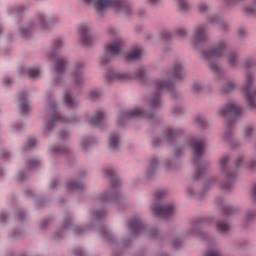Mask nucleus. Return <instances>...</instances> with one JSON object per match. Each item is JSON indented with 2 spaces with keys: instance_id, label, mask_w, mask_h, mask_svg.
<instances>
[{
  "instance_id": "obj_9",
  "label": "nucleus",
  "mask_w": 256,
  "mask_h": 256,
  "mask_svg": "<svg viewBox=\"0 0 256 256\" xmlns=\"http://www.w3.org/2000/svg\"><path fill=\"white\" fill-rule=\"evenodd\" d=\"M109 7L114 11H122L125 15H131L133 11L131 5L121 0H94V9L98 15H103V12Z\"/></svg>"
},
{
  "instance_id": "obj_44",
  "label": "nucleus",
  "mask_w": 256,
  "mask_h": 256,
  "mask_svg": "<svg viewBox=\"0 0 256 256\" xmlns=\"http://www.w3.org/2000/svg\"><path fill=\"white\" fill-rule=\"evenodd\" d=\"M243 11L244 13H247V15H252L253 17H256V2H254L252 5L245 6Z\"/></svg>"
},
{
  "instance_id": "obj_18",
  "label": "nucleus",
  "mask_w": 256,
  "mask_h": 256,
  "mask_svg": "<svg viewBox=\"0 0 256 256\" xmlns=\"http://www.w3.org/2000/svg\"><path fill=\"white\" fill-rule=\"evenodd\" d=\"M207 37V24H199L194 28V39L198 43H205Z\"/></svg>"
},
{
  "instance_id": "obj_29",
  "label": "nucleus",
  "mask_w": 256,
  "mask_h": 256,
  "mask_svg": "<svg viewBox=\"0 0 256 256\" xmlns=\"http://www.w3.org/2000/svg\"><path fill=\"white\" fill-rule=\"evenodd\" d=\"M209 165L205 164L204 162H201L196 166L195 173L193 175L194 181H199L203 175H205V172L207 171Z\"/></svg>"
},
{
  "instance_id": "obj_35",
  "label": "nucleus",
  "mask_w": 256,
  "mask_h": 256,
  "mask_svg": "<svg viewBox=\"0 0 256 256\" xmlns=\"http://www.w3.org/2000/svg\"><path fill=\"white\" fill-rule=\"evenodd\" d=\"M95 143H97V138L95 137L82 138L80 140V145L84 150H86L88 147H91V145H95Z\"/></svg>"
},
{
  "instance_id": "obj_22",
  "label": "nucleus",
  "mask_w": 256,
  "mask_h": 256,
  "mask_svg": "<svg viewBox=\"0 0 256 256\" xmlns=\"http://www.w3.org/2000/svg\"><path fill=\"white\" fill-rule=\"evenodd\" d=\"M63 45H65V41L62 38H57L54 40L53 48L46 53V58L53 61V59L57 57V49H61Z\"/></svg>"
},
{
  "instance_id": "obj_13",
  "label": "nucleus",
  "mask_w": 256,
  "mask_h": 256,
  "mask_svg": "<svg viewBox=\"0 0 256 256\" xmlns=\"http://www.w3.org/2000/svg\"><path fill=\"white\" fill-rule=\"evenodd\" d=\"M85 62H76L72 69V83L75 87H83L85 85Z\"/></svg>"
},
{
  "instance_id": "obj_5",
  "label": "nucleus",
  "mask_w": 256,
  "mask_h": 256,
  "mask_svg": "<svg viewBox=\"0 0 256 256\" xmlns=\"http://www.w3.org/2000/svg\"><path fill=\"white\" fill-rule=\"evenodd\" d=\"M108 33L114 37V40L105 45V54L99 58L101 67H105L111 61V57H117L123 51V38L119 35V30L111 26L108 28Z\"/></svg>"
},
{
  "instance_id": "obj_19",
  "label": "nucleus",
  "mask_w": 256,
  "mask_h": 256,
  "mask_svg": "<svg viewBox=\"0 0 256 256\" xmlns=\"http://www.w3.org/2000/svg\"><path fill=\"white\" fill-rule=\"evenodd\" d=\"M20 75H25L27 73L30 79H39L41 77V68L39 67H20L18 69Z\"/></svg>"
},
{
  "instance_id": "obj_60",
  "label": "nucleus",
  "mask_w": 256,
  "mask_h": 256,
  "mask_svg": "<svg viewBox=\"0 0 256 256\" xmlns=\"http://www.w3.org/2000/svg\"><path fill=\"white\" fill-rule=\"evenodd\" d=\"M17 179L18 181H25V179H27V174L25 171H20L17 175Z\"/></svg>"
},
{
  "instance_id": "obj_16",
  "label": "nucleus",
  "mask_w": 256,
  "mask_h": 256,
  "mask_svg": "<svg viewBox=\"0 0 256 256\" xmlns=\"http://www.w3.org/2000/svg\"><path fill=\"white\" fill-rule=\"evenodd\" d=\"M128 229L131 235H141L145 231V225L138 215L133 216L128 220Z\"/></svg>"
},
{
  "instance_id": "obj_53",
  "label": "nucleus",
  "mask_w": 256,
  "mask_h": 256,
  "mask_svg": "<svg viewBox=\"0 0 256 256\" xmlns=\"http://www.w3.org/2000/svg\"><path fill=\"white\" fill-rule=\"evenodd\" d=\"M195 122L197 125H199V127H205V116L197 115L195 117Z\"/></svg>"
},
{
  "instance_id": "obj_1",
  "label": "nucleus",
  "mask_w": 256,
  "mask_h": 256,
  "mask_svg": "<svg viewBox=\"0 0 256 256\" xmlns=\"http://www.w3.org/2000/svg\"><path fill=\"white\" fill-rule=\"evenodd\" d=\"M184 69L185 64L183 62H175L170 70L164 71L160 78L154 79L152 85L155 87L157 92L150 97L148 104L149 109L147 110L145 108L136 106L132 109L119 111L117 117L118 125H127V123H129V119L133 117L153 119V117H155L154 109H159V107H161V91H163V89L173 91V87H175V80L183 77Z\"/></svg>"
},
{
  "instance_id": "obj_36",
  "label": "nucleus",
  "mask_w": 256,
  "mask_h": 256,
  "mask_svg": "<svg viewBox=\"0 0 256 256\" xmlns=\"http://www.w3.org/2000/svg\"><path fill=\"white\" fill-rule=\"evenodd\" d=\"M255 134V126L253 125H248L244 128V139H246V141H251V139H253V135Z\"/></svg>"
},
{
  "instance_id": "obj_64",
  "label": "nucleus",
  "mask_w": 256,
  "mask_h": 256,
  "mask_svg": "<svg viewBox=\"0 0 256 256\" xmlns=\"http://www.w3.org/2000/svg\"><path fill=\"white\" fill-rule=\"evenodd\" d=\"M251 196H252V199H253L254 201H256V184H254V185L252 186V189H251Z\"/></svg>"
},
{
  "instance_id": "obj_51",
  "label": "nucleus",
  "mask_w": 256,
  "mask_h": 256,
  "mask_svg": "<svg viewBox=\"0 0 256 256\" xmlns=\"http://www.w3.org/2000/svg\"><path fill=\"white\" fill-rule=\"evenodd\" d=\"M244 219L247 223H249L250 221H253V219H255V212L251 210L246 211Z\"/></svg>"
},
{
  "instance_id": "obj_32",
  "label": "nucleus",
  "mask_w": 256,
  "mask_h": 256,
  "mask_svg": "<svg viewBox=\"0 0 256 256\" xmlns=\"http://www.w3.org/2000/svg\"><path fill=\"white\" fill-rule=\"evenodd\" d=\"M233 133V124H231V120H226L225 122V129L222 134V139L224 141H227L229 137H231V134Z\"/></svg>"
},
{
  "instance_id": "obj_6",
  "label": "nucleus",
  "mask_w": 256,
  "mask_h": 256,
  "mask_svg": "<svg viewBox=\"0 0 256 256\" xmlns=\"http://www.w3.org/2000/svg\"><path fill=\"white\" fill-rule=\"evenodd\" d=\"M229 159V155L225 154L219 160V169L221 173H223V175L226 177L225 181L221 182L220 187L225 191H229V189L233 187V183H235V180L237 179V169L239 168V165H241V161H243V156L236 158L234 161V168L227 167Z\"/></svg>"
},
{
  "instance_id": "obj_4",
  "label": "nucleus",
  "mask_w": 256,
  "mask_h": 256,
  "mask_svg": "<svg viewBox=\"0 0 256 256\" xmlns=\"http://www.w3.org/2000/svg\"><path fill=\"white\" fill-rule=\"evenodd\" d=\"M104 175L111 181V186L98 195V203L100 204L111 203V201H117L121 197V191H119L121 181L115 174V169L113 167L105 168Z\"/></svg>"
},
{
  "instance_id": "obj_52",
  "label": "nucleus",
  "mask_w": 256,
  "mask_h": 256,
  "mask_svg": "<svg viewBox=\"0 0 256 256\" xmlns=\"http://www.w3.org/2000/svg\"><path fill=\"white\" fill-rule=\"evenodd\" d=\"M245 169H256V159L252 158L244 165Z\"/></svg>"
},
{
  "instance_id": "obj_10",
  "label": "nucleus",
  "mask_w": 256,
  "mask_h": 256,
  "mask_svg": "<svg viewBox=\"0 0 256 256\" xmlns=\"http://www.w3.org/2000/svg\"><path fill=\"white\" fill-rule=\"evenodd\" d=\"M145 78V68H139L135 73L108 69L106 71L105 81L113 83V81H130V79H138L139 81Z\"/></svg>"
},
{
  "instance_id": "obj_12",
  "label": "nucleus",
  "mask_w": 256,
  "mask_h": 256,
  "mask_svg": "<svg viewBox=\"0 0 256 256\" xmlns=\"http://www.w3.org/2000/svg\"><path fill=\"white\" fill-rule=\"evenodd\" d=\"M241 113H243V108L235 102H229L218 110L220 117H230L231 119H237Z\"/></svg>"
},
{
  "instance_id": "obj_7",
  "label": "nucleus",
  "mask_w": 256,
  "mask_h": 256,
  "mask_svg": "<svg viewBox=\"0 0 256 256\" xmlns=\"http://www.w3.org/2000/svg\"><path fill=\"white\" fill-rule=\"evenodd\" d=\"M165 195H167L165 190L156 191L155 200L151 204V212L154 217H163L164 219H167V217H171V215L177 213V208L174 203H163Z\"/></svg>"
},
{
  "instance_id": "obj_23",
  "label": "nucleus",
  "mask_w": 256,
  "mask_h": 256,
  "mask_svg": "<svg viewBox=\"0 0 256 256\" xmlns=\"http://www.w3.org/2000/svg\"><path fill=\"white\" fill-rule=\"evenodd\" d=\"M183 133V130L181 128H172L168 127L165 130V135L163 137L164 141H167L168 143H171L172 141H175L177 139L178 135H181Z\"/></svg>"
},
{
  "instance_id": "obj_48",
  "label": "nucleus",
  "mask_w": 256,
  "mask_h": 256,
  "mask_svg": "<svg viewBox=\"0 0 256 256\" xmlns=\"http://www.w3.org/2000/svg\"><path fill=\"white\" fill-rule=\"evenodd\" d=\"M23 129V124L21 122H13L11 124V131L12 133H19Z\"/></svg>"
},
{
  "instance_id": "obj_3",
  "label": "nucleus",
  "mask_w": 256,
  "mask_h": 256,
  "mask_svg": "<svg viewBox=\"0 0 256 256\" xmlns=\"http://www.w3.org/2000/svg\"><path fill=\"white\" fill-rule=\"evenodd\" d=\"M227 51V42L225 40L218 41L213 48L202 51L201 57L208 62L209 68L216 75L221 77L223 69L219 66L217 59L223 57Z\"/></svg>"
},
{
  "instance_id": "obj_50",
  "label": "nucleus",
  "mask_w": 256,
  "mask_h": 256,
  "mask_svg": "<svg viewBox=\"0 0 256 256\" xmlns=\"http://www.w3.org/2000/svg\"><path fill=\"white\" fill-rule=\"evenodd\" d=\"M185 147H189V141L184 142L181 147L178 146L175 148L174 154L176 155V157H179V155L183 152Z\"/></svg>"
},
{
  "instance_id": "obj_2",
  "label": "nucleus",
  "mask_w": 256,
  "mask_h": 256,
  "mask_svg": "<svg viewBox=\"0 0 256 256\" xmlns=\"http://www.w3.org/2000/svg\"><path fill=\"white\" fill-rule=\"evenodd\" d=\"M57 21H59V18L55 15L40 13L34 21L22 22L19 24L18 35L22 39H29L30 37H33V32L37 27H40V29H47L49 25L57 23Z\"/></svg>"
},
{
  "instance_id": "obj_57",
  "label": "nucleus",
  "mask_w": 256,
  "mask_h": 256,
  "mask_svg": "<svg viewBox=\"0 0 256 256\" xmlns=\"http://www.w3.org/2000/svg\"><path fill=\"white\" fill-rule=\"evenodd\" d=\"M224 213L225 215H235V213H237V208L228 206L224 209Z\"/></svg>"
},
{
  "instance_id": "obj_21",
  "label": "nucleus",
  "mask_w": 256,
  "mask_h": 256,
  "mask_svg": "<svg viewBox=\"0 0 256 256\" xmlns=\"http://www.w3.org/2000/svg\"><path fill=\"white\" fill-rule=\"evenodd\" d=\"M19 111L21 115H27L31 111V106L29 105V100H27V92H21L19 94Z\"/></svg>"
},
{
  "instance_id": "obj_38",
  "label": "nucleus",
  "mask_w": 256,
  "mask_h": 256,
  "mask_svg": "<svg viewBox=\"0 0 256 256\" xmlns=\"http://www.w3.org/2000/svg\"><path fill=\"white\" fill-rule=\"evenodd\" d=\"M41 165V159L37 157L29 158L26 164L27 169H37Z\"/></svg>"
},
{
  "instance_id": "obj_37",
  "label": "nucleus",
  "mask_w": 256,
  "mask_h": 256,
  "mask_svg": "<svg viewBox=\"0 0 256 256\" xmlns=\"http://www.w3.org/2000/svg\"><path fill=\"white\" fill-rule=\"evenodd\" d=\"M143 50L141 48L133 49L127 56L128 61H135V59H141Z\"/></svg>"
},
{
  "instance_id": "obj_46",
  "label": "nucleus",
  "mask_w": 256,
  "mask_h": 256,
  "mask_svg": "<svg viewBox=\"0 0 256 256\" xmlns=\"http://www.w3.org/2000/svg\"><path fill=\"white\" fill-rule=\"evenodd\" d=\"M198 11L199 13H207L209 11V4L205 1H200L198 3Z\"/></svg>"
},
{
  "instance_id": "obj_15",
  "label": "nucleus",
  "mask_w": 256,
  "mask_h": 256,
  "mask_svg": "<svg viewBox=\"0 0 256 256\" xmlns=\"http://www.w3.org/2000/svg\"><path fill=\"white\" fill-rule=\"evenodd\" d=\"M194 163H199L205 153V139H196L191 145Z\"/></svg>"
},
{
  "instance_id": "obj_55",
  "label": "nucleus",
  "mask_w": 256,
  "mask_h": 256,
  "mask_svg": "<svg viewBox=\"0 0 256 256\" xmlns=\"http://www.w3.org/2000/svg\"><path fill=\"white\" fill-rule=\"evenodd\" d=\"M37 145V139L36 138H29L26 143L27 149H33Z\"/></svg>"
},
{
  "instance_id": "obj_31",
  "label": "nucleus",
  "mask_w": 256,
  "mask_h": 256,
  "mask_svg": "<svg viewBox=\"0 0 256 256\" xmlns=\"http://www.w3.org/2000/svg\"><path fill=\"white\" fill-rule=\"evenodd\" d=\"M208 21L213 25H217L220 29H225V27H227V22H225L219 15L210 17Z\"/></svg>"
},
{
  "instance_id": "obj_59",
  "label": "nucleus",
  "mask_w": 256,
  "mask_h": 256,
  "mask_svg": "<svg viewBox=\"0 0 256 256\" xmlns=\"http://www.w3.org/2000/svg\"><path fill=\"white\" fill-rule=\"evenodd\" d=\"M162 165L166 171H171V169H173V164L169 160H164Z\"/></svg>"
},
{
  "instance_id": "obj_20",
  "label": "nucleus",
  "mask_w": 256,
  "mask_h": 256,
  "mask_svg": "<svg viewBox=\"0 0 256 256\" xmlns=\"http://www.w3.org/2000/svg\"><path fill=\"white\" fill-rule=\"evenodd\" d=\"M121 147V134L111 132L108 136V148L110 151H117Z\"/></svg>"
},
{
  "instance_id": "obj_54",
  "label": "nucleus",
  "mask_w": 256,
  "mask_h": 256,
  "mask_svg": "<svg viewBox=\"0 0 256 256\" xmlns=\"http://www.w3.org/2000/svg\"><path fill=\"white\" fill-rule=\"evenodd\" d=\"M192 91H194V93H201V91H203V86L199 82H194L192 84Z\"/></svg>"
},
{
  "instance_id": "obj_27",
  "label": "nucleus",
  "mask_w": 256,
  "mask_h": 256,
  "mask_svg": "<svg viewBox=\"0 0 256 256\" xmlns=\"http://www.w3.org/2000/svg\"><path fill=\"white\" fill-rule=\"evenodd\" d=\"M227 64L229 67H232L235 69L236 67H239V55L235 51H230L226 55Z\"/></svg>"
},
{
  "instance_id": "obj_25",
  "label": "nucleus",
  "mask_w": 256,
  "mask_h": 256,
  "mask_svg": "<svg viewBox=\"0 0 256 256\" xmlns=\"http://www.w3.org/2000/svg\"><path fill=\"white\" fill-rule=\"evenodd\" d=\"M65 229H73L76 235H81V233H85V231H87V229H83L81 227H73V222H71V217H66L64 219L61 230L65 231Z\"/></svg>"
},
{
  "instance_id": "obj_14",
  "label": "nucleus",
  "mask_w": 256,
  "mask_h": 256,
  "mask_svg": "<svg viewBox=\"0 0 256 256\" xmlns=\"http://www.w3.org/2000/svg\"><path fill=\"white\" fill-rule=\"evenodd\" d=\"M91 25L82 23L78 26L80 41L84 47H90L93 43V35H91Z\"/></svg>"
},
{
  "instance_id": "obj_33",
  "label": "nucleus",
  "mask_w": 256,
  "mask_h": 256,
  "mask_svg": "<svg viewBox=\"0 0 256 256\" xmlns=\"http://www.w3.org/2000/svg\"><path fill=\"white\" fill-rule=\"evenodd\" d=\"M64 103L67 107H77V100L71 96V93L69 91H66L64 96Z\"/></svg>"
},
{
  "instance_id": "obj_62",
  "label": "nucleus",
  "mask_w": 256,
  "mask_h": 256,
  "mask_svg": "<svg viewBox=\"0 0 256 256\" xmlns=\"http://www.w3.org/2000/svg\"><path fill=\"white\" fill-rule=\"evenodd\" d=\"M2 83L6 87H9V85H11L13 83V79L11 77H5V78H3Z\"/></svg>"
},
{
  "instance_id": "obj_26",
  "label": "nucleus",
  "mask_w": 256,
  "mask_h": 256,
  "mask_svg": "<svg viewBox=\"0 0 256 256\" xmlns=\"http://www.w3.org/2000/svg\"><path fill=\"white\" fill-rule=\"evenodd\" d=\"M216 230L221 235H225V233H229V231H231V224L225 219L218 220L216 222Z\"/></svg>"
},
{
  "instance_id": "obj_34",
  "label": "nucleus",
  "mask_w": 256,
  "mask_h": 256,
  "mask_svg": "<svg viewBox=\"0 0 256 256\" xmlns=\"http://www.w3.org/2000/svg\"><path fill=\"white\" fill-rule=\"evenodd\" d=\"M66 189H68V191H81L83 190V182L81 181L68 182L66 185Z\"/></svg>"
},
{
  "instance_id": "obj_41",
  "label": "nucleus",
  "mask_w": 256,
  "mask_h": 256,
  "mask_svg": "<svg viewBox=\"0 0 256 256\" xmlns=\"http://www.w3.org/2000/svg\"><path fill=\"white\" fill-rule=\"evenodd\" d=\"M50 153H55L56 155H64V153H67L68 149L65 147H59V145L55 144L50 146L49 148Z\"/></svg>"
},
{
  "instance_id": "obj_63",
  "label": "nucleus",
  "mask_w": 256,
  "mask_h": 256,
  "mask_svg": "<svg viewBox=\"0 0 256 256\" xmlns=\"http://www.w3.org/2000/svg\"><path fill=\"white\" fill-rule=\"evenodd\" d=\"M190 233H193V235H201V231L199 230V226L195 225L190 229Z\"/></svg>"
},
{
  "instance_id": "obj_40",
  "label": "nucleus",
  "mask_w": 256,
  "mask_h": 256,
  "mask_svg": "<svg viewBox=\"0 0 256 256\" xmlns=\"http://www.w3.org/2000/svg\"><path fill=\"white\" fill-rule=\"evenodd\" d=\"M177 7L181 13H187L191 9V5L187 3V0H176Z\"/></svg>"
},
{
  "instance_id": "obj_28",
  "label": "nucleus",
  "mask_w": 256,
  "mask_h": 256,
  "mask_svg": "<svg viewBox=\"0 0 256 256\" xmlns=\"http://www.w3.org/2000/svg\"><path fill=\"white\" fill-rule=\"evenodd\" d=\"M27 9L25 4H15L8 6L6 9L7 15H19V13H23Z\"/></svg>"
},
{
  "instance_id": "obj_11",
  "label": "nucleus",
  "mask_w": 256,
  "mask_h": 256,
  "mask_svg": "<svg viewBox=\"0 0 256 256\" xmlns=\"http://www.w3.org/2000/svg\"><path fill=\"white\" fill-rule=\"evenodd\" d=\"M255 83V74L252 72H246L245 81L243 86L241 87V91L246 98V103L248 107L255 109L256 107V87L255 89L251 90Z\"/></svg>"
},
{
  "instance_id": "obj_17",
  "label": "nucleus",
  "mask_w": 256,
  "mask_h": 256,
  "mask_svg": "<svg viewBox=\"0 0 256 256\" xmlns=\"http://www.w3.org/2000/svg\"><path fill=\"white\" fill-rule=\"evenodd\" d=\"M67 69V59L57 56L56 57V62H55V71H56V76L54 78L55 83H59L61 81V75L65 73Z\"/></svg>"
},
{
  "instance_id": "obj_58",
  "label": "nucleus",
  "mask_w": 256,
  "mask_h": 256,
  "mask_svg": "<svg viewBox=\"0 0 256 256\" xmlns=\"http://www.w3.org/2000/svg\"><path fill=\"white\" fill-rule=\"evenodd\" d=\"M8 219H9V215L6 212L0 213V225L7 223Z\"/></svg>"
},
{
  "instance_id": "obj_30",
  "label": "nucleus",
  "mask_w": 256,
  "mask_h": 256,
  "mask_svg": "<svg viewBox=\"0 0 256 256\" xmlns=\"http://www.w3.org/2000/svg\"><path fill=\"white\" fill-rule=\"evenodd\" d=\"M159 167V160L157 158H152L150 160V164L148 166L147 172H146V177H153L155 173H157V169Z\"/></svg>"
},
{
  "instance_id": "obj_39",
  "label": "nucleus",
  "mask_w": 256,
  "mask_h": 256,
  "mask_svg": "<svg viewBox=\"0 0 256 256\" xmlns=\"http://www.w3.org/2000/svg\"><path fill=\"white\" fill-rule=\"evenodd\" d=\"M101 95H103V91H101V89L99 88H93L88 92L87 97L91 100V101H95V99H99V97H101Z\"/></svg>"
},
{
  "instance_id": "obj_61",
  "label": "nucleus",
  "mask_w": 256,
  "mask_h": 256,
  "mask_svg": "<svg viewBox=\"0 0 256 256\" xmlns=\"http://www.w3.org/2000/svg\"><path fill=\"white\" fill-rule=\"evenodd\" d=\"M57 185H59V180H57V179L51 180L50 185H49V190L53 191V189H55V187H57Z\"/></svg>"
},
{
  "instance_id": "obj_43",
  "label": "nucleus",
  "mask_w": 256,
  "mask_h": 256,
  "mask_svg": "<svg viewBox=\"0 0 256 256\" xmlns=\"http://www.w3.org/2000/svg\"><path fill=\"white\" fill-rule=\"evenodd\" d=\"M90 217L92 221H99L105 217V211H95L92 210L90 213Z\"/></svg>"
},
{
  "instance_id": "obj_42",
  "label": "nucleus",
  "mask_w": 256,
  "mask_h": 256,
  "mask_svg": "<svg viewBox=\"0 0 256 256\" xmlns=\"http://www.w3.org/2000/svg\"><path fill=\"white\" fill-rule=\"evenodd\" d=\"M204 256H221V253L219 252V248H217V246L210 245L205 251Z\"/></svg>"
},
{
  "instance_id": "obj_8",
  "label": "nucleus",
  "mask_w": 256,
  "mask_h": 256,
  "mask_svg": "<svg viewBox=\"0 0 256 256\" xmlns=\"http://www.w3.org/2000/svg\"><path fill=\"white\" fill-rule=\"evenodd\" d=\"M45 112L51 115V119L46 120L43 126V134L46 136L49 135L51 131H53V128L55 127V125H57V123H64L65 121H67L68 123H75L74 117L65 118L61 116L59 112H57V103H55L54 100H50L47 103Z\"/></svg>"
},
{
  "instance_id": "obj_56",
  "label": "nucleus",
  "mask_w": 256,
  "mask_h": 256,
  "mask_svg": "<svg viewBox=\"0 0 256 256\" xmlns=\"http://www.w3.org/2000/svg\"><path fill=\"white\" fill-rule=\"evenodd\" d=\"M160 36L162 39L167 40L171 39V37H173V34H171V32H169L168 30H162L160 32Z\"/></svg>"
},
{
  "instance_id": "obj_49",
  "label": "nucleus",
  "mask_w": 256,
  "mask_h": 256,
  "mask_svg": "<svg viewBox=\"0 0 256 256\" xmlns=\"http://www.w3.org/2000/svg\"><path fill=\"white\" fill-rule=\"evenodd\" d=\"M100 235H102V237L107 241H111V239L113 238V234H111V232L105 228L100 230Z\"/></svg>"
},
{
  "instance_id": "obj_24",
  "label": "nucleus",
  "mask_w": 256,
  "mask_h": 256,
  "mask_svg": "<svg viewBox=\"0 0 256 256\" xmlns=\"http://www.w3.org/2000/svg\"><path fill=\"white\" fill-rule=\"evenodd\" d=\"M103 119H105V112L103 110H97L94 115L90 117L89 124L92 127H101Z\"/></svg>"
},
{
  "instance_id": "obj_47",
  "label": "nucleus",
  "mask_w": 256,
  "mask_h": 256,
  "mask_svg": "<svg viewBox=\"0 0 256 256\" xmlns=\"http://www.w3.org/2000/svg\"><path fill=\"white\" fill-rule=\"evenodd\" d=\"M174 35L180 39H183L184 37H187V29L183 27L177 28L174 32Z\"/></svg>"
},
{
  "instance_id": "obj_45",
  "label": "nucleus",
  "mask_w": 256,
  "mask_h": 256,
  "mask_svg": "<svg viewBox=\"0 0 256 256\" xmlns=\"http://www.w3.org/2000/svg\"><path fill=\"white\" fill-rule=\"evenodd\" d=\"M235 83L228 82L222 87V93H231V91H235Z\"/></svg>"
}]
</instances>
